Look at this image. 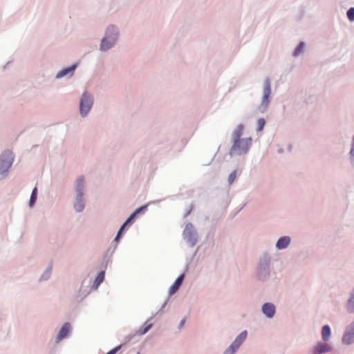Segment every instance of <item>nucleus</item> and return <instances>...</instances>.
Returning <instances> with one entry per match:
<instances>
[{
  "label": "nucleus",
  "instance_id": "f257e3e1",
  "mask_svg": "<svg viewBox=\"0 0 354 354\" xmlns=\"http://www.w3.org/2000/svg\"><path fill=\"white\" fill-rule=\"evenodd\" d=\"M252 140L251 138L236 140L231 148V155H242L248 153L252 146Z\"/></svg>",
  "mask_w": 354,
  "mask_h": 354
},
{
  "label": "nucleus",
  "instance_id": "f03ea898",
  "mask_svg": "<svg viewBox=\"0 0 354 354\" xmlns=\"http://www.w3.org/2000/svg\"><path fill=\"white\" fill-rule=\"evenodd\" d=\"M117 39V32L114 26L108 28L106 36L103 38L100 44V50L105 51L114 44Z\"/></svg>",
  "mask_w": 354,
  "mask_h": 354
},
{
  "label": "nucleus",
  "instance_id": "7ed1b4c3",
  "mask_svg": "<svg viewBox=\"0 0 354 354\" xmlns=\"http://www.w3.org/2000/svg\"><path fill=\"white\" fill-rule=\"evenodd\" d=\"M117 39V32L114 26L108 28L106 36L103 38L100 44V50L105 51L114 44Z\"/></svg>",
  "mask_w": 354,
  "mask_h": 354
},
{
  "label": "nucleus",
  "instance_id": "20e7f679",
  "mask_svg": "<svg viewBox=\"0 0 354 354\" xmlns=\"http://www.w3.org/2000/svg\"><path fill=\"white\" fill-rule=\"evenodd\" d=\"M93 105V97L87 93H83L80 104V113L82 116H85Z\"/></svg>",
  "mask_w": 354,
  "mask_h": 354
},
{
  "label": "nucleus",
  "instance_id": "39448f33",
  "mask_svg": "<svg viewBox=\"0 0 354 354\" xmlns=\"http://www.w3.org/2000/svg\"><path fill=\"white\" fill-rule=\"evenodd\" d=\"M247 337V331L241 333L232 342V344L225 351L223 354H234L245 341Z\"/></svg>",
  "mask_w": 354,
  "mask_h": 354
},
{
  "label": "nucleus",
  "instance_id": "423d86ee",
  "mask_svg": "<svg viewBox=\"0 0 354 354\" xmlns=\"http://www.w3.org/2000/svg\"><path fill=\"white\" fill-rule=\"evenodd\" d=\"M342 342L346 344H350L354 342V322L351 324L348 330L344 335Z\"/></svg>",
  "mask_w": 354,
  "mask_h": 354
},
{
  "label": "nucleus",
  "instance_id": "0eeeda50",
  "mask_svg": "<svg viewBox=\"0 0 354 354\" xmlns=\"http://www.w3.org/2000/svg\"><path fill=\"white\" fill-rule=\"evenodd\" d=\"M146 206H142L137 209L130 216L129 218L125 221V223L121 226L120 229L119 230V232L115 239V241H118L122 232L124 230L126 225H127L133 219V218L138 214L140 212H141L142 209H145Z\"/></svg>",
  "mask_w": 354,
  "mask_h": 354
},
{
  "label": "nucleus",
  "instance_id": "6e6552de",
  "mask_svg": "<svg viewBox=\"0 0 354 354\" xmlns=\"http://www.w3.org/2000/svg\"><path fill=\"white\" fill-rule=\"evenodd\" d=\"M184 277H185V275L183 274L180 275L176 279L175 282L171 285V286L169 288V295H174V293H176L177 292V290L179 289V288L180 287V286L183 281Z\"/></svg>",
  "mask_w": 354,
  "mask_h": 354
},
{
  "label": "nucleus",
  "instance_id": "1a4fd4ad",
  "mask_svg": "<svg viewBox=\"0 0 354 354\" xmlns=\"http://www.w3.org/2000/svg\"><path fill=\"white\" fill-rule=\"evenodd\" d=\"M262 311L268 317L271 318L274 315L275 307L272 304L266 303L263 306Z\"/></svg>",
  "mask_w": 354,
  "mask_h": 354
},
{
  "label": "nucleus",
  "instance_id": "9d476101",
  "mask_svg": "<svg viewBox=\"0 0 354 354\" xmlns=\"http://www.w3.org/2000/svg\"><path fill=\"white\" fill-rule=\"evenodd\" d=\"M12 165L10 159H2L0 162V174L5 175Z\"/></svg>",
  "mask_w": 354,
  "mask_h": 354
},
{
  "label": "nucleus",
  "instance_id": "9b49d317",
  "mask_svg": "<svg viewBox=\"0 0 354 354\" xmlns=\"http://www.w3.org/2000/svg\"><path fill=\"white\" fill-rule=\"evenodd\" d=\"M331 350V346L326 343H319L315 348L314 354H322Z\"/></svg>",
  "mask_w": 354,
  "mask_h": 354
},
{
  "label": "nucleus",
  "instance_id": "f8f14e48",
  "mask_svg": "<svg viewBox=\"0 0 354 354\" xmlns=\"http://www.w3.org/2000/svg\"><path fill=\"white\" fill-rule=\"evenodd\" d=\"M83 194H77L76 201L74 204L75 209L77 212H82L84 208V203L82 199Z\"/></svg>",
  "mask_w": 354,
  "mask_h": 354
},
{
  "label": "nucleus",
  "instance_id": "ddd939ff",
  "mask_svg": "<svg viewBox=\"0 0 354 354\" xmlns=\"http://www.w3.org/2000/svg\"><path fill=\"white\" fill-rule=\"evenodd\" d=\"M290 239L288 236H283L280 238L276 246L278 249L281 250L287 248L288 245L290 244Z\"/></svg>",
  "mask_w": 354,
  "mask_h": 354
},
{
  "label": "nucleus",
  "instance_id": "4468645a",
  "mask_svg": "<svg viewBox=\"0 0 354 354\" xmlns=\"http://www.w3.org/2000/svg\"><path fill=\"white\" fill-rule=\"evenodd\" d=\"M70 330L71 325L68 323H65L57 335V340L59 341L66 337Z\"/></svg>",
  "mask_w": 354,
  "mask_h": 354
},
{
  "label": "nucleus",
  "instance_id": "2eb2a0df",
  "mask_svg": "<svg viewBox=\"0 0 354 354\" xmlns=\"http://www.w3.org/2000/svg\"><path fill=\"white\" fill-rule=\"evenodd\" d=\"M271 93V88H270V84L269 81H266L265 87L263 89V103H266V104L268 102V98L270 97Z\"/></svg>",
  "mask_w": 354,
  "mask_h": 354
},
{
  "label": "nucleus",
  "instance_id": "dca6fc26",
  "mask_svg": "<svg viewBox=\"0 0 354 354\" xmlns=\"http://www.w3.org/2000/svg\"><path fill=\"white\" fill-rule=\"evenodd\" d=\"M243 126L242 124H239L233 132V140L234 142L236 140H241V136L243 134Z\"/></svg>",
  "mask_w": 354,
  "mask_h": 354
},
{
  "label": "nucleus",
  "instance_id": "f3484780",
  "mask_svg": "<svg viewBox=\"0 0 354 354\" xmlns=\"http://www.w3.org/2000/svg\"><path fill=\"white\" fill-rule=\"evenodd\" d=\"M76 68V65H73L71 67H68L67 68H65L62 71H61L59 73L57 74V77H62L68 74L72 75L75 69Z\"/></svg>",
  "mask_w": 354,
  "mask_h": 354
},
{
  "label": "nucleus",
  "instance_id": "a211bd4d",
  "mask_svg": "<svg viewBox=\"0 0 354 354\" xmlns=\"http://www.w3.org/2000/svg\"><path fill=\"white\" fill-rule=\"evenodd\" d=\"M330 328L328 325L323 326L322 330V337L324 341L328 340L330 337Z\"/></svg>",
  "mask_w": 354,
  "mask_h": 354
},
{
  "label": "nucleus",
  "instance_id": "6ab92c4d",
  "mask_svg": "<svg viewBox=\"0 0 354 354\" xmlns=\"http://www.w3.org/2000/svg\"><path fill=\"white\" fill-rule=\"evenodd\" d=\"M84 179L83 177H81L77 179V185H76V191L77 192V194H80L82 192V190L84 187Z\"/></svg>",
  "mask_w": 354,
  "mask_h": 354
},
{
  "label": "nucleus",
  "instance_id": "aec40b11",
  "mask_svg": "<svg viewBox=\"0 0 354 354\" xmlns=\"http://www.w3.org/2000/svg\"><path fill=\"white\" fill-rule=\"evenodd\" d=\"M304 47H305V44L304 42H301L298 46L296 48L295 52H294V55L295 56H297L299 55L300 53H301L302 52H304Z\"/></svg>",
  "mask_w": 354,
  "mask_h": 354
},
{
  "label": "nucleus",
  "instance_id": "412c9836",
  "mask_svg": "<svg viewBox=\"0 0 354 354\" xmlns=\"http://www.w3.org/2000/svg\"><path fill=\"white\" fill-rule=\"evenodd\" d=\"M37 187H35L32 192V194L30 199V205L32 206L34 203H35L36 198H37Z\"/></svg>",
  "mask_w": 354,
  "mask_h": 354
},
{
  "label": "nucleus",
  "instance_id": "4be33fe9",
  "mask_svg": "<svg viewBox=\"0 0 354 354\" xmlns=\"http://www.w3.org/2000/svg\"><path fill=\"white\" fill-rule=\"evenodd\" d=\"M104 279V272L102 271L98 274V275L97 276V277L95 279V282L97 284V286L100 285L103 281Z\"/></svg>",
  "mask_w": 354,
  "mask_h": 354
},
{
  "label": "nucleus",
  "instance_id": "5701e85b",
  "mask_svg": "<svg viewBox=\"0 0 354 354\" xmlns=\"http://www.w3.org/2000/svg\"><path fill=\"white\" fill-rule=\"evenodd\" d=\"M266 121L263 118H259L257 121V131H261L265 126Z\"/></svg>",
  "mask_w": 354,
  "mask_h": 354
},
{
  "label": "nucleus",
  "instance_id": "b1692460",
  "mask_svg": "<svg viewBox=\"0 0 354 354\" xmlns=\"http://www.w3.org/2000/svg\"><path fill=\"white\" fill-rule=\"evenodd\" d=\"M236 178V171H234L229 176V178H228L229 184L232 185L234 183V181L235 180Z\"/></svg>",
  "mask_w": 354,
  "mask_h": 354
},
{
  "label": "nucleus",
  "instance_id": "393cba45",
  "mask_svg": "<svg viewBox=\"0 0 354 354\" xmlns=\"http://www.w3.org/2000/svg\"><path fill=\"white\" fill-rule=\"evenodd\" d=\"M151 326H152V324H149L145 326V327L140 328V331H139L140 334L144 335V334L147 333L149 330V329L151 328Z\"/></svg>",
  "mask_w": 354,
  "mask_h": 354
},
{
  "label": "nucleus",
  "instance_id": "a878e982",
  "mask_svg": "<svg viewBox=\"0 0 354 354\" xmlns=\"http://www.w3.org/2000/svg\"><path fill=\"white\" fill-rule=\"evenodd\" d=\"M347 17L351 21H354V8H351L348 10Z\"/></svg>",
  "mask_w": 354,
  "mask_h": 354
},
{
  "label": "nucleus",
  "instance_id": "bb28decb",
  "mask_svg": "<svg viewBox=\"0 0 354 354\" xmlns=\"http://www.w3.org/2000/svg\"><path fill=\"white\" fill-rule=\"evenodd\" d=\"M348 309L350 312L354 311V295L352 296L348 304Z\"/></svg>",
  "mask_w": 354,
  "mask_h": 354
},
{
  "label": "nucleus",
  "instance_id": "cd10ccee",
  "mask_svg": "<svg viewBox=\"0 0 354 354\" xmlns=\"http://www.w3.org/2000/svg\"><path fill=\"white\" fill-rule=\"evenodd\" d=\"M121 347H122V346L119 345V346H116L115 348H114L113 349L109 351L106 354H115L121 348Z\"/></svg>",
  "mask_w": 354,
  "mask_h": 354
},
{
  "label": "nucleus",
  "instance_id": "c85d7f7f",
  "mask_svg": "<svg viewBox=\"0 0 354 354\" xmlns=\"http://www.w3.org/2000/svg\"><path fill=\"white\" fill-rule=\"evenodd\" d=\"M351 155H354V136L353 138V144H352V148L350 152Z\"/></svg>",
  "mask_w": 354,
  "mask_h": 354
},
{
  "label": "nucleus",
  "instance_id": "c756f323",
  "mask_svg": "<svg viewBox=\"0 0 354 354\" xmlns=\"http://www.w3.org/2000/svg\"><path fill=\"white\" fill-rule=\"evenodd\" d=\"M184 322H185V320H182L181 322V326H183L184 324Z\"/></svg>",
  "mask_w": 354,
  "mask_h": 354
},
{
  "label": "nucleus",
  "instance_id": "7c9ffc66",
  "mask_svg": "<svg viewBox=\"0 0 354 354\" xmlns=\"http://www.w3.org/2000/svg\"><path fill=\"white\" fill-rule=\"evenodd\" d=\"M137 354H140V353L139 352H138V353H137Z\"/></svg>",
  "mask_w": 354,
  "mask_h": 354
}]
</instances>
